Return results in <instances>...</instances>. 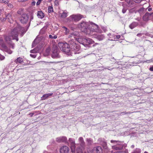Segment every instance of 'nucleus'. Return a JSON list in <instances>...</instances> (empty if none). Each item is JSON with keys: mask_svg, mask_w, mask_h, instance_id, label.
Here are the masks:
<instances>
[{"mask_svg": "<svg viewBox=\"0 0 153 153\" xmlns=\"http://www.w3.org/2000/svg\"><path fill=\"white\" fill-rule=\"evenodd\" d=\"M87 141L89 144H91L92 143V141L90 139H87Z\"/></svg>", "mask_w": 153, "mask_h": 153, "instance_id": "nucleus-33", "label": "nucleus"}, {"mask_svg": "<svg viewBox=\"0 0 153 153\" xmlns=\"http://www.w3.org/2000/svg\"><path fill=\"white\" fill-rule=\"evenodd\" d=\"M149 70L151 71H153V66L150 68Z\"/></svg>", "mask_w": 153, "mask_h": 153, "instance_id": "nucleus-43", "label": "nucleus"}, {"mask_svg": "<svg viewBox=\"0 0 153 153\" xmlns=\"http://www.w3.org/2000/svg\"><path fill=\"white\" fill-rule=\"evenodd\" d=\"M142 35V34H141V33H140L137 34V36H141Z\"/></svg>", "mask_w": 153, "mask_h": 153, "instance_id": "nucleus-44", "label": "nucleus"}, {"mask_svg": "<svg viewBox=\"0 0 153 153\" xmlns=\"http://www.w3.org/2000/svg\"><path fill=\"white\" fill-rule=\"evenodd\" d=\"M67 140V138L65 137H62L57 138L56 141L58 142H65Z\"/></svg>", "mask_w": 153, "mask_h": 153, "instance_id": "nucleus-13", "label": "nucleus"}, {"mask_svg": "<svg viewBox=\"0 0 153 153\" xmlns=\"http://www.w3.org/2000/svg\"><path fill=\"white\" fill-rule=\"evenodd\" d=\"M113 153H121V152L117 151V152H114Z\"/></svg>", "mask_w": 153, "mask_h": 153, "instance_id": "nucleus-50", "label": "nucleus"}, {"mask_svg": "<svg viewBox=\"0 0 153 153\" xmlns=\"http://www.w3.org/2000/svg\"><path fill=\"white\" fill-rule=\"evenodd\" d=\"M0 19L2 22H4L6 20V18H1Z\"/></svg>", "mask_w": 153, "mask_h": 153, "instance_id": "nucleus-40", "label": "nucleus"}, {"mask_svg": "<svg viewBox=\"0 0 153 153\" xmlns=\"http://www.w3.org/2000/svg\"><path fill=\"white\" fill-rule=\"evenodd\" d=\"M5 58V57L1 55H0V59L1 60H3Z\"/></svg>", "mask_w": 153, "mask_h": 153, "instance_id": "nucleus-36", "label": "nucleus"}, {"mask_svg": "<svg viewBox=\"0 0 153 153\" xmlns=\"http://www.w3.org/2000/svg\"><path fill=\"white\" fill-rule=\"evenodd\" d=\"M35 41H34V42H33V43H32V46H33V47L34 46H35Z\"/></svg>", "mask_w": 153, "mask_h": 153, "instance_id": "nucleus-48", "label": "nucleus"}, {"mask_svg": "<svg viewBox=\"0 0 153 153\" xmlns=\"http://www.w3.org/2000/svg\"><path fill=\"white\" fill-rule=\"evenodd\" d=\"M70 46L67 43L59 42L58 46L60 50L68 55H72L73 54L79 53L80 46L76 44L72 39L69 41Z\"/></svg>", "mask_w": 153, "mask_h": 153, "instance_id": "nucleus-2", "label": "nucleus"}, {"mask_svg": "<svg viewBox=\"0 0 153 153\" xmlns=\"http://www.w3.org/2000/svg\"><path fill=\"white\" fill-rule=\"evenodd\" d=\"M122 1L123 0H121ZM128 4V6L132 7L134 6V3L131 0H125Z\"/></svg>", "mask_w": 153, "mask_h": 153, "instance_id": "nucleus-16", "label": "nucleus"}, {"mask_svg": "<svg viewBox=\"0 0 153 153\" xmlns=\"http://www.w3.org/2000/svg\"><path fill=\"white\" fill-rule=\"evenodd\" d=\"M79 141L80 145L82 146H83L85 145V143L82 137H80L79 138Z\"/></svg>", "mask_w": 153, "mask_h": 153, "instance_id": "nucleus-20", "label": "nucleus"}, {"mask_svg": "<svg viewBox=\"0 0 153 153\" xmlns=\"http://www.w3.org/2000/svg\"><path fill=\"white\" fill-rule=\"evenodd\" d=\"M59 16L62 18H65L67 16V12L65 11H64L62 13H60Z\"/></svg>", "mask_w": 153, "mask_h": 153, "instance_id": "nucleus-18", "label": "nucleus"}, {"mask_svg": "<svg viewBox=\"0 0 153 153\" xmlns=\"http://www.w3.org/2000/svg\"><path fill=\"white\" fill-rule=\"evenodd\" d=\"M32 4L33 5H35V1H33L32 3Z\"/></svg>", "mask_w": 153, "mask_h": 153, "instance_id": "nucleus-51", "label": "nucleus"}, {"mask_svg": "<svg viewBox=\"0 0 153 153\" xmlns=\"http://www.w3.org/2000/svg\"><path fill=\"white\" fill-rule=\"evenodd\" d=\"M52 51V54L51 56L53 58H58L60 57L58 52V50L56 47L54 48Z\"/></svg>", "mask_w": 153, "mask_h": 153, "instance_id": "nucleus-8", "label": "nucleus"}, {"mask_svg": "<svg viewBox=\"0 0 153 153\" xmlns=\"http://www.w3.org/2000/svg\"><path fill=\"white\" fill-rule=\"evenodd\" d=\"M8 2V0H0V2L1 3H4L5 4H7Z\"/></svg>", "mask_w": 153, "mask_h": 153, "instance_id": "nucleus-31", "label": "nucleus"}, {"mask_svg": "<svg viewBox=\"0 0 153 153\" xmlns=\"http://www.w3.org/2000/svg\"><path fill=\"white\" fill-rule=\"evenodd\" d=\"M144 153H148L146 152H145Z\"/></svg>", "mask_w": 153, "mask_h": 153, "instance_id": "nucleus-57", "label": "nucleus"}, {"mask_svg": "<svg viewBox=\"0 0 153 153\" xmlns=\"http://www.w3.org/2000/svg\"><path fill=\"white\" fill-rule=\"evenodd\" d=\"M39 49H40L38 47H37V48H35L34 49L31 50L30 51V53H36L39 51Z\"/></svg>", "mask_w": 153, "mask_h": 153, "instance_id": "nucleus-23", "label": "nucleus"}, {"mask_svg": "<svg viewBox=\"0 0 153 153\" xmlns=\"http://www.w3.org/2000/svg\"><path fill=\"white\" fill-rule=\"evenodd\" d=\"M111 143H113L114 144L112 146V148L116 150L122 149L124 146L123 142L111 140Z\"/></svg>", "mask_w": 153, "mask_h": 153, "instance_id": "nucleus-5", "label": "nucleus"}, {"mask_svg": "<svg viewBox=\"0 0 153 153\" xmlns=\"http://www.w3.org/2000/svg\"><path fill=\"white\" fill-rule=\"evenodd\" d=\"M151 16V14L147 13L143 17V19L145 21H147L149 19L150 17Z\"/></svg>", "mask_w": 153, "mask_h": 153, "instance_id": "nucleus-15", "label": "nucleus"}, {"mask_svg": "<svg viewBox=\"0 0 153 153\" xmlns=\"http://www.w3.org/2000/svg\"><path fill=\"white\" fill-rule=\"evenodd\" d=\"M96 151L97 153H101L102 152L101 148L100 146H98L96 148Z\"/></svg>", "mask_w": 153, "mask_h": 153, "instance_id": "nucleus-27", "label": "nucleus"}, {"mask_svg": "<svg viewBox=\"0 0 153 153\" xmlns=\"http://www.w3.org/2000/svg\"><path fill=\"white\" fill-rule=\"evenodd\" d=\"M62 27L64 29V31L65 34V35L68 34L69 32V30L66 27L64 26H62Z\"/></svg>", "mask_w": 153, "mask_h": 153, "instance_id": "nucleus-24", "label": "nucleus"}, {"mask_svg": "<svg viewBox=\"0 0 153 153\" xmlns=\"http://www.w3.org/2000/svg\"><path fill=\"white\" fill-rule=\"evenodd\" d=\"M6 17L10 23H12L13 21V19L12 16V13H9L7 15H6Z\"/></svg>", "mask_w": 153, "mask_h": 153, "instance_id": "nucleus-14", "label": "nucleus"}, {"mask_svg": "<svg viewBox=\"0 0 153 153\" xmlns=\"http://www.w3.org/2000/svg\"><path fill=\"white\" fill-rule=\"evenodd\" d=\"M112 39H110V40L111 41L119 39L120 37V35H117L116 36L115 35H112Z\"/></svg>", "mask_w": 153, "mask_h": 153, "instance_id": "nucleus-21", "label": "nucleus"}, {"mask_svg": "<svg viewBox=\"0 0 153 153\" xmlns=\"http://www.w3.org/2000/svg\"><path fill=\"white\" fill-rule=\"evenodd\" d=\"M104 38V36L103 35H99L97 36V39L100 41L102 40Z\"/></svg>", "mask_w": 153, "mask_h": 153, "instance_id": "nucleus-28", "label": "nucleus"}, {"mask_svg": "<svg viewBox=\"0 0 153 153\" xmlns=\"http://www.w3.org/2000/svg\"><path fill=\"white\" fill-rule=\"evenodd\" d=\"M55 62H49V63H55Z\"/></svg>", "mask_w": 153, "mask_h": 153, "instance_id": "nucleus-55", "label": "nucleus"}, {"mask_svg": "<svg viewBox=\"0 0 153 153\" xmlns=\"http://www.w3.org/2000/svg\"><path fill=\"white\" fill-rule=\"evenodd\" d=\"M121 153H128V152L127 151H126L123 152H121Z\"/></svg>", "mask_w": 153, "mask_h": 153, "instance_id": "nucleus-46", "label": "nucleus"}, {"mask_svg": "<svg viewBox=\"0 0 153 153\" xmlns=\"http://www.w3.org/2000/svg\"><path fill=\"white\" fill-rule=\"evenodd\" d=\"M90 24L86 22L83 21L78 25L79 28L81 29L82 31L84 32L87 34H90L89 32V27Z\"/></svg>", "mask_w": 153, "mask_h": 153, "instance_id": "nucleus-3", "label": "nucleus"}, {"mask_svg": "<svg viewBox=\"0 0 153 153\" xmlns=\"http://www.w3.org/2000/svg\"><path fill=\"white\" fill-rule=\"evenodd\" d=\"M53 93H48L44 94L41 97L42 100H45L53 95Z\"/></svg>", "mask_w": 153, "mask_h": 153, "instance_id": "nucleus-17", "label": "nucleus"}, {"mask_svg": "<svg viewBox=\"0 0 153 153\" xmlns=\"http://www.w3.org/2000/svg\"><path fill=\"white\" fill-rule=\"evenodd\" d=\"M54 4L56 5L57 6L59 5V1L58 0H55L54 1Z\"/></svg>", "mask_w": 153, "mask_h": 153, "instance_id": "nucleus-34", "label": "nucleus"}, {"mask_svg": "<svg viewBox=\"0 0 153 153\" xmlns=\"http://www.w3.org/2000/svg\"><path fill=\"white\" fill-rule=\"evenodd\" d=\"M134 145H132V146H131V148L133 149L134 148Z\"/></svg>", "mask_w": 153, "mask_h": 153, "instance_id": "nucleus-52", "label": "nucleus"}, {"mask_svg": "<svg viewBox=\"0 0 153 153\" xmlns=\"http://www.w3.org/2000/svg\"><path fill=\"white\" fill-rule=\"evenodd\" d=\"M74 35L73 34H71L69 36V37H72V36H73L74 39L77 40L78 42L79 43L82 44L84 45V39L85 38H84L82 37H80L78 38H75L74 37Z\"/></svg>", "mask_w": 153, "mask_h": 153, "instance_id": "nucleus-9", "label": "nucleus"}, {"mask_svg": "<svg viewBox=\"0 0 153 153\" xmlns=\"http://www.w3.org/2000/svg\"><path fill=\"white\" fill-rule=\"evenodd\" d=\"M51 51V49L50 48H48L46 50L45 52L44 53V55L45 56H47L49 55L50 52Z\"/></svg>", "mask_w": 153, "mask_h": 153, "instance_id": "nucleus-25", "label": "nucleus"}, {"mask_svg": "<svg viewBox=\"0 0 153 153\" xmlns=\"http://www.w3.org/2000/svg\"><path fill=\"white\" fill-rule=\"evenodd\" d=\"M140 150L139 149H136V150L132 153H140Z\"/></svg>", "mask_w": 153, "mask_h": 153, "instance_id": "nucleus-32", "label": "nucleus"}, {"mask_svg": "<svg viewBox=\"0 0 153 153\" xmlns=\"http://www.w3.org/2000/svg\"><path fill=\"white\" fill-rule=\"evenodd\" d=\"M84 149V148L82 147V149L77 148L76 149V153H82V150Z\"/></svg>", "mask_w": 153, "mask_h": 153, "instance_id": "nucleus-29", "label": "nucleus"}, {"mask_svg": "<svg viewBox=\"0 0 153 153\" xmlns=\"http://www.w3.org/2000/svg\"><path fill=\"white\" fill-rule=\"evenodd\" d=\"M30 56L31 57L33 58H35L36 56V55L35 54H30Z\"/></svg>", "mask_w": 153, "mask_h": 153, "instance_id": "nucleus-38", "label": "nucleus"}, {"mask_svg": "<svg viewBox=\"0 0 153 153\" xmlns=\"http://www.w3.org/2000/svg\"><path fill=\"white\" fill-rule=\"evenodd\" d=\"M57 38V36L56 35H55L53 36V38L54 39H56Z\"/></svg>", "mask_w": 153, "mask_h": 153, "instance_id": "nucleus-49", "label": "nucleus"}, {"mask_svg": "<svg viewBox=\"0 0 153 153\" xmlns=\"http://www.w3.org/2000/svg\"><path fill=\"white\" fill-rule=\"evenodd\" d=\"M126 10H127V9H126L124 8L122 10V13H125L126 12Z\"/></svg>", "mask_w": 153, "mask_h": 153, "instance_id": "nucleus-37", "label": "nucleus"}, {"mask_svg": "<svg viewBox=\"0 0 153 153\" xmlns=\"http://www.w3.org/2000/svg\"><path fill=\"white\" fill-rule=\"evenodd\" d=\"M48 11L49 13H51L53 11V9L52 7L49 6L48 8Z\"/></svg>", "mask_w": 153, "mask_h": 153, "instance_id": "nucleus-30", "label": "nucleus"}, {"mask_svg": "<svg viewBox=\"0 0 153 153\" xmlns=\"http://www.w3.org/2000/svg\"><path fill=\"white\" fill-rule=\"evenodd\" d=\"M152 10V8H149L148 9V10L149 11H151Z\"/></svg>", "mask_w": 153, "mask_h": 153, "instance_id": "nucleus-47", "label": "nucleus"}, {"mask_svg": "<svg viewBox=\"0 0 153 153\" xmlns=\"http://www.w3.org/2000/svg\"><path fill=\"white\" fill-rule=\"evenodd\" d=\"M69 141L70 143L71 151L73 153H75L76 146L74 139L72 138H69Z\"/></svg>", "mask_w": 153, "mask_h": 153, "instance_id": "nucleus-7", "label": "nucleus"}, {"mask_svg": "<svg viewBox=\"0 0 153 153\" xmlns=\"http://www.w3.org/2000/svg\"><path fill=\"white\" fill-rule=\"evenodd\" d=\"M138 25V23L136 22L132 23L129 25V27L131 29H132L137 26Z\"/></svg>", "mask_w": 153, "mask_h": 153, "instance_id": "nucleus-22", "label": "nucleus"}, {"mask_svg": "<svg viewBox=\"0 0 153 153\" xmlns=\"http://www.w3.org/2000/svg\"><path fill=\"white\" fill-rule=\"evenodd\" d=\"M89 31L90 33L89 34L92 35L95 34V33H94L95 32L101 33L102 32L101 30L99 29L98 26L94 23H91L90 24Z\"/></svg>", "mask_w": 153, "mask_h": 153, "instance_id": "nucleus-4", "label": "nucleus"}, {"mask_svg": "<svg viewBox=\"0 0 153 153\" xmlns=\"http://www.w3.org/2000/svg\"><path fill=\"white\" fill-rule=\"evenodd\" d=\"M40 2H39V1L38 0V1H37V3H36V5H39L40 4Z\"/></svg>", "mask_w": 153, "mask_h": 153, "instance_id": "nucleus-41", "label": "nucleus"}, {"mask_svg": "<svg viewBox=\"0 0 153 153\" xmlns=\"http://www.w3.org/2000/svg\"><path fill=\"white\" fill-rule=\"evenodd\" d=\"M132 10V9L130 10H129L130 12H131V11Z\"/></svg>", "mask_w": 153, "mask_h": 153, "instance_id": "nucleus-56", "label": "nucleus"}, {"mask_svg": "<svg viewBox=\"0 0 153 153\" xmlns=\"http://www.w3.org/2000/svg\"><path fill=\"white\" fill-rule=\"evenodd\" d=\"M28 19V17L27 15L26 14H24L23 15L21 18L20 21L22 23L24 24L27 22Z\"/></svg>", "mask_w": 153, "mask_h": 153, "instance_id": "nucleus-10", "label": "nucleus"}, {"mask_svg": "<svg viewBox=\"0 0 153 153\" xmlns=\"http://www.w3.org/2000/svg\"><path fill=\"white\" fill-rule=\"evenodd\" d=\"M27 29L21 27L19 25H18L17 27L12 30L8 34L3 35L4 41L2 38H0V47L2 48L8 53L11 54L12 51L8 49L6 44L10 48L13 49L15 45L12 42V40L16 39V41H18L19 40L18 36L19 33L21 32L22 33H24L26 31Z\"/></svg>", "mask_w": 153, "mask_h": 153, "instance_id": "nucleus-1", "label": "nucleus"}, {"mask_svg": "<svg viewBox=\"0 0 153 153\" xmlns=\"http://www.w3.org/2000/svg\"><path fill=\"white\" fill-rule=\"evenodd\" d=\"M94 153H95V152Z\"/></svg>", "mask_w": 153, "mask_h": 153, "instance_id": "nucleus-58", "label": "nucleus"}, {"mask_svg": "<svg viewBox=\"0 0 153 153\" xmlns=\"http://www.w3.org/2000/svg\"><path fill=\"white\" fill-rule=\"evenodd\" d=\"M83 16L80 14L73 15L70 16L69 19L71 21H77L83 18Z\"/></svg>", "mask_w": 153, "mask_h": 153, "instance_id": "nucleus-6", "label": "nucleus"}, {"mask_svg": "<svg viewBox=\"0 0 153 153\" xmlns=\"http://www.w3.org/2000/svg\"><path fill=\"white\" fill-rule=\"evenodd\" d=\"M23 62L22 59L20 57H19L17 58L15 60V62L16 63H21Z\"/></svg>", "mask_w": 153, "mask_h": 153, "instance_id": "nucleus-26", "label": "nucleus"}, {"mask_svg": "<svg viewBox=\"0 0 153 153\" xmlns=\"http://www.w3.org/2000/svg\"><path fill=\"white\" fill-rule=\"evenodd\" d=\"M108 36H111V37H110V38H111V39H112L113 38V36H112V35H111V33H109L108 35Z\"/></svg>", "mask_w": 153, "mask_h": 153, "instance_id": "nucleus-42", "label": "nucleus"}, {"mask_svg": "<svg viewBox=\"0 0 153 153\" xmlns=\"http://www.w3.org/2000/svg\"><path fill=\"white\" fill-rule=\"evenodd\" d=\"M37 16L38 18L42 19L44 16V14L42 11H38L37 13Z\"/></svg>", "mask_w": 153, "mask_h": 153, "instance_id": "nucleus-19", "label": "nucleus"}, {"mask_svg": "<svg viewBox=\"0 0 153 153\" xmlns=\"http://www.w3.org/2000/svg\"><path fill=\"white\" fill-rule=\"evenodd\" d=\"M44 28H43L41 30V31H40V32H41L42 31H43L44 30Z\"/></svg>", "mask_w": 153, "mask_h": 153, "instance_id": "nucleus-53", "label": "nucleus"}, {"mask_svg": "<svg viewBox=\"0 0 153 153\" xmlns=\"http://www.w3.org/2000/svg\"><path fill=\"white\" fill-rule=\"evenodd\" d=\"M84 45H89L92 44L94 43V41L92 39L90 38H85L84 41Z\"/></svg>", "mask_w": 153, "mask_h": 153, "instance_id": "nucleus-12", "label": "nucleus"}, {"mask_svg": "<svg viewBox=\"0 0 153 153\" xmlns=\"http://www.w3.org/2000/svg\"><path fill=\"white\" fill-rule=\"evenodd\" d=\"M49 37L50 38L53 39V36L52 35H49Z\"/></svg>", "mask_w": 153, "mask_h": 153, "instance_id": "nucleus-45", "label": "nucleus"}, {"mask_svg": "<svg viewBox=\"0 0 153 153\" xmlns=\"http://www.w3.org/2000/svg\"><path fill=\"white\" fill-rule=\"evenodd\" d=\"M69 151V148L67 146H64L60 149V153H68Z\"/></svg>", "mask_w": 153, "mask_h": 153, "instance_id": "nucleus-11", "label": "nucleus"}, {"mask_svg": "<svg viewBox=\"0 0 153 153\" xmlns=\"http://www.w3.org/2000/svg\"><path fill=\"white\" fill-rule=\"evenodd\" d=\"M98 43H95V44H94V45H93V46H95L96 45H98Z\"/></svg>", "mask_w": 153, "mask_h": 153, "instance_id": "nucleus-54", "label": "nucleus"}, {"mask_svg": "<svg viewBox=\"0 0 153 153\" xmlns=\"http://www.w3.org/2000/svg\"><path fill=\"white\" fill-rule=\"evenodd\" d=\"M132 0L136 3H139L141 1V0Z\"/></svg>", "mask_w": 153, "mask_h": 153, "instance_id": "nucleus-35", "label": "nucleus"}, {"mask_svg": "<svg viewBox=\"0 0 153 153\" xmlns=\"http://www.w3.org/2000/svg\"><path fill=\"white\" fill-rule=\"evenodd\" d=\"M22 11H23V10L22 9L20 10H18V13L19 14H21L22 12Z\"/></svg>", "mask_w": 153, "mask_h": 153, "instance_id": "nucleus-39", "label": "nucleus"}]
</instances>
